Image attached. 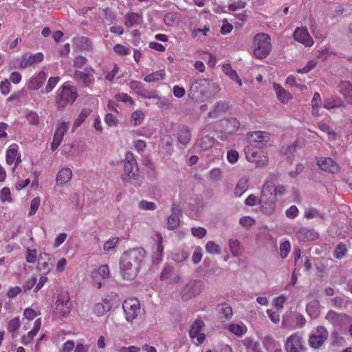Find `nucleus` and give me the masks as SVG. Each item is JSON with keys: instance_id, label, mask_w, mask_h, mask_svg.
<instances>
[{"instance_id": "27", "label": "nucleus", "mask_w": 352, "mask_h": 352, "mask_svg": "<svg viewBox=\"0 0 352 352\" xmlns=\"http://www.w3.org/2000/svg\"><path fill=\"white\" fill-rule=\"evenodd\" d=\"M224 131L230 134L235 133L240 127L239 121L234 118L221 120Z\"/></svg>"}, {"instance_id": "43", "label": "nucleus", "mask_w": 352, "mask_h": 352, "mask_svg": "<svg viewBox=\"0 0 352 352\" xmlns=\"http://www.w3.org/2000/svg\"><path fill=\"white\" fill-rule=\"evenodd\" d=\"M113 51L118 55L126 56L131 54V47L121 44H116L113 47Z\"/></svg>"}, {"instance_id": "26", "label": "nucleus", "mask_w": 352, "mask_h": 352, "mask_svg": "<svg viewBox=\"0 0 352 352\" xmlns=\"http://www.w3.org/2000/svg\"><path fill=\"white\" fill-rule=\"evenodd\" d=\"M46 75L45 72H41L36 76L32 77L28 83V88L30 90H37L41 88L45 80Z\"/></svg>"}, {"instance_id": "58", "label": "nucleus", "mask_w": 352, "mask_h": 352, "mask_svg": "<svg viewBox=\"0 0 352 352\" xmlns=\"http://www.w3.org/2000/svg\"><path fill=\"white\" fill-rule=\"evenodd\" d=\"M37 258V252L36 250L27 249V254L25 256L26 261L29 263H34Z\"/></svg>"}, {"instance_id": "15", "label": "nucleus", "mask_w": 352, "mask_h": 352, "mask_svg": "<svg viewBox=\"0 0 352 352\" xmlns=\"http://www.w3.org/2000/svg\"><path fill=\"white\" fill-rule=\"evenodd\" d=\"M43 58L44 56L41 52H37L36 54L26 52L21 56L19 67L21 69H25L29 66L41 62L43 60Z\"/></svg>"}, {"instance_id": "6", "label": "nucleus", "mask_w": 352, "mask_h": 352, "mask_svg": "<svg viewBox=\"0 0 352 352\" xmlns=\"http://www.w3.org/2000/svg\"><path fill=\"white\" fill-rule=\"evenodd\" d=\"M245 154L247 160L254 162L256 167L262 168L267 164L268 157L267 154L253 145H249L245 148Z\"/></svg>"}, {"instance_id": "57", "label": "nucleus", "mask_w": 352, "mask_h": 352, "mask_svg": "<svg viewBox=\"0 0 352 352\" xmlns=\"http://www.w3.org/2000/svg\"><path fill=\"white\" fill-rule=\"evenodd\" d=\"M319 128L321 131L325 132L329 135V139L331 140H335L336 138V133L330 129L329 125H327L325 123H322L319 124Z\"/></svg>"}, {"instance_id": "22", "label": "nucleus", "mask_w": 352, "mask_h": 352, "mask_svg": "<svg viewBox=\"0 0 352 352\" xmlns=\"http://www.w3.org/2000/svg\"><path fill=\"white\" fill-rule=\"evenodd\" d=\"M230 109L228 102L219 101L216 103L214 108L212 111L208 113L209 118H219Z\"/></svg>"}, {"instance_id": "53", "label": "nucleus", "mask_w": 352, "mask_h": 352, "mask_svg": "<svg viewBox=\"0 0 352 352\" xmlns=\"http://www.w3.org/2000/svg\"><path fill=\"white\" fill-rule=\"evenodd\" d=\"M87 59L82 56H77L74 58L73 67L78 69L82 68L87 65Z\"/></svg>"}, {"instance_id": "25", "label": "nucleus", "mask_w": 352, "mask_h": 352, "mask_svg": "<svg viewBox=\"0 0 352 352\" xmlns=\"http://www.w3.org/2000/svg\"><path fill=\"white\" fill-rule=\"evenodd\" d=\"M177 141L183 146H186L191 139V132L186 125H180L177 131Z\"/></svg>"}, {"instance_id": "56", "label": "nucleus", "mask_w": 352, "mask_h": 352, "mask_svg": "<svg viewBox=\"0 0 352 352\" xmlns=\"http://www.w3.org/2000/svg\"><path fill=\"white\" fill-rule=\"evenodd\" d=\"M0 199L3 202H11L12 201L10 188L3 187L0 191Z\"/></svg>"}, {"instance_id": "14", "label": "nucleus", "mask_w": 352, "mask_h": 352, "mask_svg": "<svg viewBox=\"0 0 352 352\" xmlns=\"http://www.w3.org/2000/svg\"><path fill=\"white\" fill-rule=\"evenodd\" d=\"M71 311V302L69 296H59L56 300L55 312L59 316H67Z\"/></svg>"}, {"instance_id": "60", "label": "nucleus", "mask_w": 352, "mask_h": 352, "mask_svg": "<svg viewBox=\"0 0 352 352\" xmlns=\"http://www.w3.org/2000/svg\"><path fill=\"white\" fill-rule=\"evenodd\" d=\"M192 234L199 239L203 238L206 234V230L203 227L192 228L191 230Z\"/></svg>"}, {"instance_id": "20", "label": "nucleus", "mask_w": 352, "mask_h": 352, "mask_svg": "<svg viewBox=\"0 0 352 352\" xmlns=\"http://www.w3.org/2000/svg\"><path fill=\"white\" fill-rule=\"evenodd\" d=\"M293 36L296 41L302 43L306 47H311L314 43V41L307 28H298L294 32Z\"/></svg>"}, {"instance_id": "61", "label": "nucleus", "mask_w": 352, "mask_h": 352, "mask_svg": "<svg viewBox=\"0 0 352 352\" xmlns=\"http://www.w3.org/2000/svg\"><path fill=\"white\" fill-rule=\"evenodd\" d=\"M118 242V238H112L106 241L103 245V249L105 251H109L114 248Z\"/></svg>"}, {"instance_id": "1", "label": "nucleus", "mask_w": 352, "mask_h": 352, "mask_svg": "<svg viewBox=\"0 0 352 352\" xmlns=\"http://www.w3.org/2000/svg\"><path fill=\"white\" fill-rule=\"evenodd\" d=\"M144 254L141 250L135 248L125 252L120 261V274L125 280H133L140 269Z\"/></svg>"}, {"instance_id": "34", "label": "nucleus", "mask_w": 352, "mask_h": 352, "mask_svg": "<svg viewBox=\"0 0 352 352\" xmlns=\"http://www.w3.org/2000/svg\"><path fill=\"white\" fill-rule=\"evenodd\" d=\"M144 113L142 110L138 109L132 113L130 122L132 126H138L142 123L144 119Z\"/></svg>"}, {"instance_id": "12", "label": "nucleus", "mask_w": 352, "mask_h": 352, "mask_svg": "<svg viewBox=\"0 0 352 352\" xmlns=\"http://www.w3.org/2000/svg\"><path fill=\"white\" fill-rule=\"evenodd\" d=\"M204 283L200 280L190 281L184 287L182 298L188 300L199 295L203 290Z\"/></svg>"}, {"instance_id": "17", "label": "nucleus", "mask_w": 352, "mask_h": 352, "mask_svg": "<svg viewBox=\"0 0 352 352\" xmlns=\"http://www.w3.org/2000/svg\"><path fill=\"white\" fill-rule=\"evenodd\" d=\"M204 322L200 319H196L190 327L189 336L191 338H196L197 345L201 344L206 340V336L201 333Z\"/></svg>"}, {"instance_id": "63", "label": "nucleus", "mask_w": 352, "mask_h": 352, "mask_svg": "<svg viewBox=\"0 0 352 352\" xmlns=\"http://www.w3.org/2000/svg\"><path fill=\"white\" fill-rule=\"evenodd\" d=\"M105 123L109 126H115L118 124V119L111 113H107L104 117Z\"/></svg>"}, {"instance_id": "44", "label": "nucleus", "mask_w": 352, "mask_h": 352, "mask_svg": "<svg viewBox=\"0 0 352 352\" xmlns=\"http://www.w3.org/2000/svg\"><path fill=\"white\" fill-rule=\"evenodd\" d=\"M91 113V110L84 109L81 111L78 118L75 120L74 123V127L78 128L80 126L85 119L89 116Z\"/></svg>"}, {"instance_id": "32", "label": "nucleus", "mask_w": 352, "mask_h": 352, "mask_svg": "<svg viewBox=\"0 0 352 352\" xmlns=\"http://www.w3.org/2000/svg\"><path fill=\"white\" fill-rule=\"evenodd\" d=\"M223 72L229 76V78L233 80H236L239 86L242 85V81L239 77L236 70L233 69L230 64H224L222 66Z\"/></svg>"}, {"instance_id": "35", "label": "nucleus", "mask_w": 352, "mask_h": 352, "mask_svg": "<svg viewBox=\"0 0 352 352\" xmlns=\"http://www.w3.org/2000/svg\"><path fill=\"white\" fill-rule=\"evenodd\" d=\"M109 276V269L107 265H102L98 269L92 273L94 278L100 277L102 279L108 278Z\"/></svg>"}, {"instance_id": "36", "label": "nucleus", "mask_w": 352, "mask_h": 352, "mask_svg": "<svg viewBox=\"0 0 352 352\" xmlns=\"http://www.w3.org/2000/svg\"><path fill=\"white\" fill-rule=\"evenodd\" d=\"M217 309L219 313L223 314L226 319L230 318L233 315L232 309L228 303L218 305Z\"/></svg>"}, {"instance_id": "23", "label": "nucleus", "mask_w": 352, "mask_h": 352, "mask_svg": "<svg viewBox=\"0 0 352 352\" xmlns=\"http://www.w3.org/2000/svg\"><path fill=\"white\" fill-rule=\"evenodd\" d=\"M287 352H303L302 339L297 335H292L287 338Z\"/></svg>"}, {"instance_id": "50", "label": "nucleus", "mask_w": 352, "mask_h": 352, "mask_svg": "<svg viewBox=\"0 0 352 352\" xmlns=\"http://www.w3.org/2000/svg\"><path fill=\"white\" fill-rule=\"evenodd\" d=\"M138 208L143 210H155L157 205L153 201L142 200L138 203Z\"/></svg>"}, {"instance_id": "29", "label": "nucleus", "mask_w": 352, "mask_h": 352, "mask_svg": "<svg viewBox=\"0 0 352 352\" xmlns=\"http://www.w3.org/2000/svg\"><path fill=\"white\" fill-rule=\"evenodd\" d=\"M166 76V72L164 69H159L155 72H152L146 75L144 78V80L146 82H159L164 79Z\"/></svg>"}, {"instance_id": "55", "label": "nucleus", "mask_w": 352, "mask_h": 352, "mask_svg": "<svg viewBox=\"0 0 352 352\" xmlns=\"http://www.w3.org/2000/svg\"><path fill=\"white\" fill-rule=\"evenodd\" d=\"M60 78L59 76L50 77L45 87V91L47 93L51 92L56 87V85L58 84V82L60 81Z\"/></svg>"}, {"instance_id": "18", "label": "nucleus", "mask_w": 352, "mask_h": 352, "mask_svg": "<svg viewBox=\"0 0 352 352\" xmlns=\"http://www.w3.org/2000/svg\"><path fill=\"white\" fill-rule=\"evenodd\" d=\"M142 23L143 16L140 13L129 11L124 16V24L128 28H138Z\"/></svg>"}, {"instance_id": "2", "label": "nucleus", "mask_w": 352, "mask_h": 352, "mask_svg": "<svg viewBox=\"0 0 352 352\" xmlns=\"http://www.w3.org/2000/svg\"><path fill=\"white\" fill-rule=\"evenodd\" d=\"M285 192L283 185L275 186L272 182H265L263 186L258 205L265 214H272L276 210L277 197L283 195Z\"/></svg>"}, {"instance_id": "10", "label": "nucleus", "mask_w": 352, "mask_h": 352, "mask_svg": "<svg viewBox=\"0 0 352 352\" xmlns=\"http://www.w3.org/2000/svg\"><path fill=\"white\" fill-rule=\"evenodd\" d=\"M94 70L91 67L88 66L84 68L83 71L75 70L74 79L84 87H89L94 82Z\"/></svg>"}, {"instance_id": "5", "label": "nucleus", "mask_w": 352, "mask_h": 352, "mask_svg": "<svg viewBox=\"0 0 352 352\" xmlns=\"http://www.w3.org/2000/svg\"><path fill=\"white\" fill-rule=\"evenodd\" d=\"M210 82L207 79H198L195 80L188 90L189 98L196 102L201 101L206 96Z\"/></svg>"}, {"instance_id": "52", "label": "nucleus", "mask_w": 352, "mask_h": 352, "mask_svg": "<svg viewBox=\"0 0 352 352\" xmlns=\"http://www.w3.org/2000/svg\"><path fill=\"white\" fill-rule=\"evenodd\" d=\"M150 98L157 99L156 105L160 109H168L170 105L169 100L165 98L154 96Z\"/></svg>"}, {"instance_id": "48", "label": "nucleus", "mask_w": 352, "mask_h": 352, "mask_svg": "<svg viewBox=\"0 0 352 352\" xmlns=\"http://www.w3.org/2000/svg\"><path fill=\"white\" fill-rule=\"evenodd\" d=\"M206 250L207 252L212 254H219L221 253V248L219 245L214 241H208L206 245Z\"/></svg>"}, {"instance_id": "16", "label": "nucleus", "mask_w": 352, "mask_h": 352, "mask_svg": "<svg viewBox=\"0 0 352 352\" xmlns=\"http://www.w3.org/2000/svg\"><path fill=\"white\" fill-rule=\"evenodd\" d=\"M69 129V122H61L56 131L53 138V141L51 144V149L52 151L56 150L61 144L65 134Z\"/></svg>"}, {"instance_id": "47", "label": "nucleus", "mask_w": 352, "mask_h": 352, "mask_svg": "<svg viewBox=\"0 0 352 352\" xmlns=\"http://www.w3.org/2000/svg\"><path fill=\"white\" fill-rule=\"evenodd\" d=\"M188 257V253L184 250H177L173 256V259L176 263H182Z\"/></svg>"}, {"instance_id": "40", "label": "nucleus", "mask_w": 352, "mask_h": 352, "mask_svg": "<svg viewBox=\"0 0 352 352\" xmlns=\"http://www.w3.org/2000/svg\"><path fill=\"white\" fill-rule=\"evenodd\" d=\"M111 309V306L108 304L104 305L102 302H98L95 304L94 307V312L98 316H102L104 315L107 311H109Z\"/></svg>"}, {"instance_id": "11", "label": "nucleus", "mask_w": 352, "mask_h": 352, "mask_svg": "<svg viewBox=\"0 0 352 352\" xmlns=\"http://www.w3.org/2000/svg\"><path fill=\"white\" fill-rule=\"evenodd\" d=\"M328 337L329 333L327 330L322 326H318L316 332L309 336V345L314 349H318L327 340Z\"/></svg>"}, {"instance_id": "21", "label": "nucleus", "mask_w": 352, "mask_h": 352, "mask_svg": "<svg viewBox=\"0 0 352 352\" xmlns=\"http://www.w3.org/2000/svg\"><path fill=\"white\" fill-rule=\"evenodd\" d=\"M161 280H167L169 283H177L180 281V275L175 273L174 267L170 265H166L160 274Z\"/></svg>"}, {"instance_id": "41", "label": "nucleus", "mask_w": 352, "mask_h": 352, "mask_svg": "<svg viewBox=\"0 0 352 352\" xmlns=\"http://www.w3.org/2000/svg\"><path fill=\"white\" fill-rule=\"evenodd\" d=\"M274 90L276 93L278 100L285 104L286 99V91L278 83L274 82L273 85Z\"/></svg>"}, {"instance_id": "30", "label": "nucleus", "mask_w": 352, "mask_h": 352, "mask_svg": "<svg viewBox=\"0 0 352 352\" xmlns=\"http://www.w3.org/2000/svg\"><path fill=\"white\" fill-rule=\"evenodd\" d=\"M249 188V178L244 176L238 182L234 189L236 196L241 197Z\"/></svg>"}, {"instance_id": "7", "label": "nucleus", "mask_w": 352, "mask_h": 352, "mask_svg": "<svg viewBox=\"0 0 352 352\" xmlns=\"http://www.w3.org/2000/svg\"><path fill=\"white\" fill-rule=\"evenodd\" d=\"M247 139L250 143L258 148H262L270 145V135L268 132L256 131L247 133Z\"/></svg>"}, {"instance_id": "37", "label": "nucleus", "mask_w": 352, "mask_h": 352, "mask_svg": "<svg viewBox=\"0 0 352 352\" xmlns=\"http://www.w3.org/2000/svg\"><path fill=\"white\" fill-rule=\"evenodd\" d=\"M215 139L209 135L204 136L199 142V146L201 149L206 151L211 148L214 144Z\"/></svg>"}, {"instance_id": "59", "label": "nucleus", "mask_w": 352, "mask_h": 352, "mask_svg": "<svg viewBox=\"0 0 352 352\" xmlns=\"http://www.w3.org/2000/svg\"><path fill=\"white\" fill-rule=\"evenodd\" d=\"M118 71H119V67H118V65L116 63H114L113 68L112 69V70L111 72H109L105 75V77H104L105 80L109 82H112L113 80V79L115 78L116 76L117 75Z\"/></svg>"}, {"instance_id": "8", "label": "nucleus", "mask_w": 352, "mask_h": 352, "mask_svg": "<svg viewBox=\"0 0 352 352\" xmlns=\"http://www.w3.org/2000/svg\"><path fill=\"white\" fill-rule=\"evenodd\" d=\"M122 309L126 320L128 322H132L140 314V301L136 298H127L122 304Z\"/></svg>"}, {"instance_id": "24", "label": "nucleus", "mask_w": 352, "mask_h": 352, "mask_svg": "<svg viewBox=\"0 0 352 352\" xmlns=\"http://www.w3.org/2000/svg\"><path fill=\"white\" fill-rule=\"evenodd\" d=\"M41 327V319L38 318L34 322L32 329L28 333L27 335H23L21 338V342L24 345H28L31 343L34 338L36 336Z\"/></svg>"}, {"instance_id": "28", "label": "nucleus", "mask_w": 352, "mask_h": 352, "mask_svg": "<svg viewBox=\"0 0 352 352\" xmlns=\"http://www.w3.org/2000/svg\"><path fill=\"white\" fill-rule=\"evenodd\" d=\"M72 176V172L70 168H63L57 173L56 184L60 186H63L71 180Z\"/></svg>"}, {"instance_id": "38", "label": "nucleus", "mask_w": 352, "mask_h": 352, "mask_svg": "<svg viewBox=\"0 0 352 352\" xmlns=\"http://www.w3.org/2000/svg\"><path fill=\"white\" fill-rule=\"evenodd\" d=\"M180 223L178 214L173 212L167 219V228L169 230H174L177 228Z\"/></svg>"}, {"instance_id": "49", "label": "nucleus", "mask_w": 352, "mask_h": 352, "mask_svg": "<svg viewBox=\"0 0 352 352\" xmlns=\"http://www.w3.org/2000/svg\"><path fill=\"white\" fill-rule=\"evenodd\" d=\"M41 314V311L39 309H34L32 308H26L23 311V315L25 318L28 320H32L36 317Z\"/></svg>"}, {"instance_id": "54", "label": "nucleus", "mask_w": 352, "mask_h": 352, "mask_svg": "<svg viewBox=\"0 0 352 352\" xmlns=\"http://www.w3.org/2000/svg\"><path fill=\"white\" fill-rule=\"evenodd\" d=\"M40 204H41L40 197H34L31 201L30 209L28 212V215L29 216L34 215L36 212L37 210L38 209Z\"/></svg>"}, {"instance_id": "9", "label": "nucleus", "mask_w": 352, "mask_h": 352, "mask_svg": "<svg viewBox=\"0 0 352 352\" xmlns=\"http://www.w3.org/2000/svg\"><path fill=\"white\" fill-rule=\"evenodd\" d=\"M124 172L130 179H136L139 176L138 162L133 154L128 151L124 155Z\"/></svg>"}, {"instance_id": "46", "label": "nucleus", "mask_w": 352, "mask_h": 352, "mask_svg": "<svg viewBox=\"0 0 352 352\" xmlns=\"http://www.w3.org/2000/svg\"><path fill=\"white\" fill-rule=\"evenodd\" d=\"M347 250L346 245L343 243H340L336 247L333 252V256L338 258H342L346 254Z\"/></svg>"}, {"instance_id": "42", "label": "nucleus", "mask_w": 352, "mask_h": 352, "mask_svg": "<svg viewBox=\"0 0 352 352\" xmlns=\"http://www.w3.org/2000/svg\"><path fill=\"white\" fill-rule=\"evenodd\" d=\"M230 250L234 256H238L241 254L240 242L237 239L229 241Z\"/></svg>"}, {"instance_id": "13", "label": "nucleus", "mask_w": 352, "mask_h": 352, "mask_svg": "<svg viewBox=\"0 0 352 352\" xmlns=\"http://www.w3.org/2000/svg\"><path fill=\"white\" fill-rule=\"evenodd\" d=\"M6 160L8 165L14 164L12 169L14 172L16 167L21 162V155L19 153V146L16 144H12L6 153Z\"/></svg>"}, {"instance_id": "62", "label": "nucleus", "mask_w": 352, "mask_h": 352, "mask_svg": "<svg viewBox=\"0 0 352 352\" xmlns=\"http://www.w3.org/2000/svg\"><path fill=\"white\" fill-rule=\"evenodd\" d=\"M74 346L73 340H67L62 345L60 352H72L74 349Z\"/></svg>"}, {"instance_id": "31", "label": "nucleus", "mask_w": 352, "mask_h": 352, "mask_svg": "<svg viewBox=\"0 0 352 352\" xmlns=\"http://www.w3.org/2000/svg\"><path fill=\"white\" fill-rule=\"evenodd\" d=\"M296 236L300 241H312L317 237V234L314 230L307 228H301Z\"/></svg>"}, {"instance_id": "19", "label": "nucleus", "mask_w": 352, "mask_h": 352, "mask_svg": "<svg viewBox=\"0 0 352 352\" xmlns=\"http://www.w3.org/2000/svg\"><path fill=\"white\" fill-rule=\"evenodd\" d=\"M317 164L321 170L330 173H338L340 169L338 164L331 157H319Z\"/></svg>"}, {"instance_id": "4", "label": "nucleus", "mask_w": 352, "mask_h": 352, "mask_svg": "<svg viewBox=\"0 0 352 352\" xmlns=\"http://www.w3.org/2000/svg\"><path fill=\"white\" fill-rule=\"evenodd\" d=\"M254 54L258 58L262 59L267 57L271 52L272 46L270 37L265 33L257 34L254 38Z\"/></svg>"}, {"instance_id": "39", "label": "nucleus", "mask_w": 352, "mask_h": 352, "mask_svg": "<svg viewBox=\"0 0 352 352\" xmlns=\"http://www.w3.org/2000/svg\"><path fill=\"white\" fill-rule=\"evenodd\" d=\"M20 325V320L19 318H14L8 322V332L12 333V337L16 336V331L19 330Z\"/></svg>"}, {"instance_id": "45", "label": "nucleus", "mask_w": 352, "mask_h": 352, "mask_svg": "<svg viewBox=\"0 0 352 352\" xmlns=\"http://www.w3.org/2000/svg\"><path fill=\"white\" fill-rule=\"evenodd\" d=\"M114 98L118 102L129 103L131 106L135 104L133 98L126 93H118L115 95Z\"/></svg>"}, {"instance_id": "33", "label": "nucleus", "mask_w": 352, "mask_h": 352, "mask_svg": "<svg viewBox=\"0 0 352 352\" xmlns=\"http://www.w3.org/2000/svg\"><path fill=\"white\" fill-rule=\"evenodd\" d=\"M228 329L238 337H242L248 331L247 327L242 322L240 324H230L228 326Z\"/></svg>"}, {"instance_id": "51", "label": "nucleus", "mask_w": 352, "mask_h": 352, "mask_svg": "<svg viewBox=\"0 0 352 352\" xmlns=\"http://www.w3.org/2000/svg\"><path fill=\"white\" fill-rule=\"evenodd\" d=\"M318 59L316 58L309 60L307 62V65L303 68L298 69L297 72L298 73H308L309 72H310L311 70L316 67V66L318 64Z\"/></svg>"}, {"instance_id": "3", "label": "nucleus", "mask_w": 352, "mask_h": 352, "mask_svg": "<svg viewBox=\"0 0 352 352\" xmlns=\"http://www.w3.org/2000/svg\"><path fill=\"white\" fill-rule=\"evenodd\" d=\"M78 97L76 87L65 82L56 91L54 96V105L57 111H63L71 107Z\"/></svg>"}, {"instance_id": "64", "label": "nucleus", "mask_w": 352, "mask_h": 352, "mask_svg": "<svg viewBox=\"0 0 352 352\" xmlns=\"http://www.w3.org/2000/svg\"><path fill=\"white\" fill-rule=\"evenodd\" d=\"M228 161L231 164L236 163L239 160V153L236 150H230L227 153Z\"/></svg>"}]
</instances>
